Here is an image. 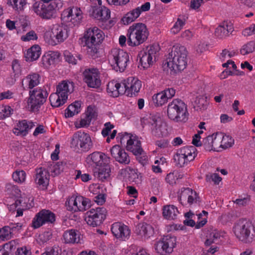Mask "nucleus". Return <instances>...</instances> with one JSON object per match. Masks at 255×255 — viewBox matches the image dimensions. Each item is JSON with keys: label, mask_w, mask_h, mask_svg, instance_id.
I'll list each match as a JSON object with an SVG mask.
<instances>
[{"label": "nucleus", "mask_w": 255, "mask_h": 255, "mask_svg": "<svg viewBox=\"0 0 255 255\" xmlns=\"http://www.w3.org/2000/svg\"><path fill=\"white\" fill-rule=\"evenodd\" d=\"M167 59L163 62L164 71L170 70V73L175 74L183 71L187 65V51L186 48L179 45H174L168 54Z\"/></svg>", "instance_id": "obj_1"}, {"label": "nucleus", "mask_w": 255, "mask_h": 255, "mask_svg": "<svg viewBox=\"0 0 255 255\" xmlns=\"http://www.w3.org/2000/svg\"><path fill=\"white\" fill-rule=\"evenodd\" d=\"M148 35L145 24L142 23H134L128 30V44L132 47L138 46L146 40Z\"/></svg>", "instance_id": "obj_2"}, {"label": "nucleus", "mask_w": 255, "mask_h": 255, "mask_svg": "<svg viewBox=\"0 0 255 255\" xmlns=\"http://www.w3.org/2000/svg\"><path fill=\"white\" fill-rule=\"evenodd\" d=\"M167 113L168 117L175 122L185 123L188 119L187 106L178 99H174L168 104Z\"/></svg>", "instance_id": "obj_3"}, {"label": "nucleus", "mask_w": 255, "mask_h": 255, "mask_svg": "<svg viewBox=\"0 0 255 255\" xmlns=\"http://www.w3.org/2000/svg\"><path fill=\"white\" fill-rule=\"evenodd\" d=\"M234 229L237 238L245 243L252 242L255 237V230L253 224L245 219H240L235 224Z\"/></svg>", "instance_id": "obj_4"}, {"label": "nucleus", "mask_w": 255, "mask_h": 255, "mask_svg": "<svg viewBox=\"0 0 255 255\" xmlns=\"http://www.w3.org/2000/svg\"><path fill=\"white\" fill-rule=\"evenodd\" d=\"M63 1L61 0H54L50 3H35L33 8L34 12L39 16L44 19H50L63 6Z\"/></svg>", "instance_id": "obj_5"}, {"label": "nucleus", "mask_w": 255, "mask_h": 255, "mask_svg": "<svg viewBox=\"0 0 255 255\" xmlns=\"http://www.w3.org/2000/svg\"><path fill=\"white\" fill-rule=\"evenodd\" d=\"M68 36V27L64 24H56L51 31H47L44 34L45 41L51 45L63 42Z\"/></svg>", "instance_id": "obj_6"}, {"label": "nucleus", "mask_w": 255, "mask_h": 255, "mask_svg": "<svg viewBox=\"0 0 255 255\" xmlns=\"http://www.w3.org/2000/svg\"><path fill=\"white\" fill-rule=\"evenodd\" d=\"M29 97L27 103L30 111H37L40 107L46 102L48 95L45 89L37 88L32 91H29Z\"/></svg>", "instance_id": "obj_7"}, {"label": "nucleus", "mask_w": 255, "mask_h": 255, "mask_svg": "<svg viewBox=\"0 0 255 255\" xmlns=\"http://www.w3.org/2000/svg\"><path fill=\"white\" fill-rule=\"evenodd\" d=\"M71 144L72 147L84 152L88 151L93 146L89 134L81 131H78L74 134Z\"/></svg>", "instance_id": "obj_8"}, {"label": "nucleus", "mask_w": 255, "mask_h": 255, "mask_svg": "<svg viewBox=\"0 0 255 255\" xmlns=\"http://www.w3.org/2000/svg\"><path fill=\"white\" fill-rule=\"evenodd\" d=\"M110 57L114 64V69L117 71H124L129 62L128 53L123 50L116 48L112 49Z\"/></svg>", "instance_id": "obj_9"}, {"label": "nucleus", "mask_w": 255, "mask_h": 255, "mask_svg": "<svg viewBox=\"0 0 255 255\" xmlns=\"http://www.w3.org/2000/svg\"><path fill=\"white\" fill-rule=\"evenodd\" d=\"M107 210L104 207L91 209L85 214V220L87 223L93 227L102 224L106 217Z\"/></svg>", "instance_id": "obj_10"}, {"label": "nucleus", "mask_w": 255, "mask_h": 255, "mask_svg": "<svg viewBox=\"0 0 255 255\" xmlns=\"http://www.w3.org/2000/svg\"><path fill=\"white\" fill-rule=\"evenodd\" d=\"M66 206L68 211L82 212L88 210L91 206V200L83 196H72L66 202Z\"/></svg>", "instance_id": "obj_11"}, {"label": "nucleus", "mask_w": 255, "mask_h": 255, "mask_svg": "<svg viewBox=\"0 0 255 255\" xmlns=\"http://www.w3.org/2000/svg\"><path fill=\"white\" fill-rule=\"evenodd\" d=\"M176 237L170 235L164 236L154 245V248L157 253L161 255H167L173 252L176 245Z\"/></svg>", "instance_id": "obj_12"}, {"label": "nucleus", "mask_w": 255, "mask_h": 255, "mask_svg": "<svg viewBox=\"0 0 255 255\" xmlns=\"http://www.w3.org/2000/svg\"><path fill=\"white\" fill-rule=\"evenodd\" d=\"M158 50V46L151 45L139 53L138 57L139 58V62L144 69L148 68L152 64L153 58H155V54Z\"/></svg>", "instance_id": "obj_13"}, {"label": "nucleus", "mask_w": 255, "mask_h": 255, "mask_svg": "<svg viewBox=\"0 0 255 255\" xmlns=\"http://www.w3.org/2000/svg\"><path fill=\"white\" fill-rule=\"evenodd\" d=\"M84 80L89 87L98 88L101 85L100 73L97 68H87L83 73Z\"/></svg>", "instance_id": "obj_14"}, {"label": "nucleus", "mask_w": 255, "mask_h": 255, "mask_svg": "<svg viewBox=\"0 0 255 255\" xmlns=\"http://www.w3.org/2000/svg\"><path fill=\"white\" fill-rule=\"evenodd\" d=\"M94 31L92 30V29H88L85 32L83 41L85 42V45L87 47V51L88 54L93 59H95L98 57V46L100 44L94 38Z\"/></svg>", "instance_id": "obj_15"}, {"label": "nucleus", "mask_w": 255, "mask_h": 255, "mask_svg": "<svg viewBox=\"0 0 255 255\" xmlns=\"http://www.w3.org/2000/svg\"><path fill=\"white\" fill-rule=\"evenodd\" d=\"M141 123L142 125H151V132L154 136L160 137L165 135L162 130L161 118L159 116L150 114L148 117L142 119Z\"/></svg>", "instance_id": "obj_16"}, {"label": "nucleus", "mask_w": 255, "mask_h": 255, "mask_svg": "<svg viewBox=\"0 0 255 255\" xmlns=\"http://www.w3.org/2000/svg\"><path fill=\"white\" fill-rule=\"evenodd\" d=\"M82 14L83 13L80 8L73 6L65 9L61 14V17L63 20L70 21L74 26H77L82 21Z\"/></svg>", "instance_id": "obj_17"}, {"label": "nucleus", "mask_w": 255, "mask_h": 255, "mask_svg": "<svg viewBox=\"0 0 255 255\" xmlns=\"http://www.w3.org/2000/svg\"><path fill=\"white\" fill-rule=\"evenodd\" d=\"M55 221V215L48 210L43 209L38 213L33 219L32 227L37 229L45 223H53Z\"/></svg>", "instance_id": "obj_18"}, {"label": "nucleus", "mask_w": 255, "mask_h": 255, "mask_svg": "<svg viewBox=\"0 0 255 255\" xmlns=\"http://www.w3.org/2000/svg\"><path fill=\"white\" fill-rule=\"evenodd\" d=\"M110 158L101 152H94L87 157V162L92 167L100 168L104 164L110 162Z\"/></svg>", "instance_id": "obj_19"}, {"label": "nucleus", "mask_w": 255, "mask_h": 255, "mask_svg": "<svg viewBox=\"0 0 255 255\" xmlns=\"http://www.w3.org/2000/svg\"><path fill=\"white\" fill-rule=\"evenodd\" d=\"M186 199L189 205L200 202V197L196 191L189 188L183 187L181 189L179 200L181 204L183 205L184 201Z\"/></svg>", "instance_id": "obj_20"}, {"label": "nucleus", "mask_w": 255, "mask_h": 255, "mask_svg": "<svg viewBox=\"0 0 255 255\" xmlns=\"http://www.w3.org/2000/svg\"><path fill=\"white\" fill-rule=\"evenodd\" d=\"M111 155L117 161L120 163L128 164L130 162L129 157L119 145H115L110 150Z\"/></svg>", "instance_id": "obj_21"}, {"label": "nucleus", "mask_w": 255, "mask_h": 255, "mask_svg": "<svg viewBox=\"0 0 255 255\" xmlns=\"http://www.w3.org/2000/svg\"><path fill=\"white\" fill-rule=\"evenodd\" d=\"M111 230L114 236L117 238L125 240L128 239L130 236V231L128 227L120 222L114 223Z\"/></svg>", "instance_id": "obj_22"}, {"label": "nucleus", "mask_w": 255, "mask_h": 255, "mask_svg": "<svg viewBox=\"0 0 255 255\" xmlns=\"http://www.w3.org/2000/svg\"><path fill=\"white\" fill-rule=\"evenodd\" d=\"M135 233L140 236L144 239H148L154 235V229L148 224L144 222L140 223L135 227Z\"/></svg>", "instance_id": "obj_23"}, {"label": "nucleus", "mask_w": 255, "mask_h": 255, "mask_svg": "<svg viewBox=\"0 0 255 255\" xmlns=\"http://www.w3.org/2000/svg\"><path fill=\"white\" fill-rule=\"evenodd\" d=\"M127 82V88H128L127 96L129 97L135 96L141 87V82L133 77L128 78Z\"/></svg>", "instance_id": "obj_24"}, {"label": "nucleus", "mask_w": 255, "mask_h": 255, "mask_svg": "<svg viewBox=\"0 0 255 255\" xmlns=\"http://www.w3.org/2000/svg\"><path fill=\"white\" fill-rule=\"evenodd\" d=\"M60 53L58 51H48L42 56L41 63L45 68H48L52 65L59 61Z\"/></svg>", "instance_id": "obj_25"}, {"label": "nucleus", "mask_w": 255, "mask_h": 255, "mask_svg": "<svg viewBox=\"0 0 255 255\" xmlns=\"http://www.w3.org/2000/svg\"><path fill=\"white\" fill-rule=\"evenodd\" d=\"M49 176L48 171L42 167L39 168L36 170L35 182L42 189H45L49 184Z\"/></svg>", "instance_id": "obj_26"}, {"label": "nucleus", "mask_w": 255, "mask_h": 255, "mask_svg": "<svg viewBox=\"0 0 255 255\" xmlns=\"http://www.w3.org/2000/svg\"><path fill=\"white\" fill-rule=\"evenodd\" d=\"M56 92L61 98L68 99V95L73 91L74 86L73 83L63 81L59 83L56 88Z\"/></svg>", "instance_id": "obj_27"}, {"label": "nucleus", "mask_w": 255, "mask_h": 255, "mask_svg": "<svg viewBox=\"0 0 255 255\" xmlns=\"http://www.w3.org/2000/svg\"><path fill=\"white\" fill-rule=\"evenodd\" d=\"M40 76L36 73L28 75L22 81V86L25 89L24 85H28L27 89H32L40 83Z\"/></svg>", "instance_id": "obj_28"}, {"label": "nucleus", "mask_w": 255, "mask_h": 255, "mask_svg": "<svg viewBox=\"0 0 255 255\" xmlns=\"http://www.w3.org/2000/svg\"><path fill=\"white\" fill-rule=\"evenodd\" d=\"M99 167L94 169V176L99 180L104 181L109 177L111 168L109 163L104 164Z\"/></svg>", "instance_id": "obj_29"}, {"label": "nucleus", "mask_w": 255, "mask_h": 255, "mask_svg": "<svg viewBox=\"0 0 255 255\" xmlns=\"http://www.w3.org/2000/svg\"><path fill=\"white\" fill-rule=\"evenodd\" d=\"M233 31V27L231 24H223L219 25L215 30V35L219 38H223Z\"/></svg>", "instance_id": "obj_30"}, {"label": "nucleus", "mask_w": 255, "mask_h": 255, "mask_svg": "<svg viewBox=\"0 0 255 255\" xmlns=\"http://www.w3.org/2000/svg\"><path fill=\"white\" fill-rule=\"evenodd\" d=\"M65 244H78L80 242L79 235L78 234L75 230L66 231L63 235Z\"/></svg>", "instance_id": "obj_31"}, {"label": "nucleus", "mask_w": 255, "mask_h": 255, "mask_svg": "<svg viewBox=\"0 0 255 255\" xmlns=\"http://www.w3.org/2000/svg\"><path fill=\"white\" fill-rule=\"evenodd\" d=\"M40 54V47L37 45H33L25 54V60L27 62L35 61L39 57Z\"/></svg>", "instance_id": "obj_32"}, {"label": "nucleus", "mask_w": 255, "mask_h": 255, "mask_svg": "<svg viewBox=\"0 0 255 255\" xmlns=\"http://www.w3.org/2000/svg\"><path fill=\"white\" fill-rule=\"evenodd\" d=\"M127 149L130 150L135 155H140L144 152L141 146V142L138 140H129L128 141Z\"/></svg>", "instance_id": "obj_33"}, {"label": "nucleus", "mask_w": 255, "mask_h": 255, "mask_svg": "<svg viewBox=\"0 0 255 255\" xmlns=\"http://www.w3.org/2000/svg\"><path fill=\"white\" fill-rule=\"evenodd\" d=\"M65 163L63 162L55 163L53 161H50L48 163V166L46 169L48 173H51L52 176L59 174L64 169Z\"/></svg>", "instance_id": "obj_34"}, {"label": "nucleus", "mask_w": 255, "mask_h": 255, "mask_svg": "<svg viewBox=\"0 0 255 255\" xmlns=\"http://www.w3.org/2000/svg\"><path fill=\"white\" fill-rule=\"evenodd\" d=\"M178 213L177 208L174 205H166L163 208V216L166 219L174 220Z\"/></svg>", "instance_id": "obj_35"}, {"label": "nucleus", "mask_w": 255, "mask_h": 255, "mask_svg": "<svg viewBox=\"0 0 255 255\" xmlns=\"http://www.w3.org/2000/svg\"><path fill=\"white\" fill-rule=\"evenodd\" d=\"M181 155H183L187 161H193L197 155V149L194 146H185L178 150Z\"/></svg>", "instance_id": "obj_36"}, {"label": "nucleus", "mask_w": 255, "mask_h": 255, "mask_svg": "<svg viewBox=\"0 0 255 255\" xmlns=\"http://www.w3.org/2000/svg\"><path fill=\"white\" fill-rule=\"evenodd\" d=\"M81 105V102L78 101L70 105L65 110V117L70 118L78 114L80 111Z\"/></svg>", "instance_id": "obj_37"}, {"label": "nucleus", "mask_w": 255, "mask_h": 255, "mask_svg": "<svg viewBox=\"0 0 255 255\" xmlns=\"http://www.w3.org/2000/svg\"><path fill=\"white\" fill-rule=\"evenodd\" d=\"M51 105L53 107L57 108L64 104L67 100L65 98H61L57 93H53L49 97Z\"/></svg>", "instance_id": "obj_38"}, {"label": "nucleus", "mask_w": 255, "mask_h": 255, "mask_svg": "<svg viewBox=\"0 0 255 255\" xmlns=\"http://www.w3.org/2000/svg\"><path fill=\"white\" fill-rule=\"evenodd\" d=\"M27 122L26 120L19 122L17 127L13 129V133L17 135L25 136L27 134Z\"/></svg>", "instance_id": "obj_39"}, {"label": "nucleus", "mask_w": 255, "mask_h": 255, "mask_svg": "<svg viewBox=\"0 0 255 255\" xmlns=\"http://www.w3.org/2000/svg\"><path fill=\"white\" fill-rule=\"evenodd\" d=\"M150 3L149 2H146L141 6H138L128 12L131 13L134 19L138 18L142 12L147 11L150 9Z\"/></svg>", "instance_id": "obj_40"}, {"label": "nucleus", "mask_w": 255, "mask_h": 255, "mask_svg": "<svg viewBox=\"0 0 255 255\" xmlns=\"http://www.w3.org/2000/svg\"><path fill=\"white\" fill-rule=\"evenodd\" d=\"M152 101L155 106H162L166 103L168 100L165 95L162 92L154 94L152 97Z\"/></svg>", "instance_id": "obj_41"}, {"label": "nucleus", "mask_w": 255, "mask_h": 255, "mask_svg": "<svg viewBox=\"0 0 255 255\" xmlns=\"http://www.w3.org/2000/svg\"><path fill=\"white\" fill-rule=\"evenodd\" d=\"M64 56L66 61L73 65L77 64L78 60L81 61L82 60V57L80 55H76V56H74L71 53L67 50L64 52Z\"/></svg>", "instance_id": "obj_42"}, {"label": "nucleus", "mask_w": 255, "mask_h": 255, "mask_svg": "<svg viewBox=\"0 0 255 255\" xmlns=\"http://www.w3.org/2000/svg\"><path fill=\"white\" fill-rule=\"evenodd\" d=\"M193 105L195 110L202 111L207 109L208 103L204 98L196 97Z\"/></svg>", "instance_id": "obj_43"}, {"label": "nucleus", "mask_w": 255, "mask_h": 255, "mask_svg": "<svg viewBox=\"0 0 255 255\" xmlns=\"http://www.w3.org/2000/svg\"><path fill=\"white\" fill-rule=\"evenodd\" d=\"M183 223L185 225L192 227L195 226L196 229H200L206 224L207 223V219L206 218H203L202 220L198 221L196 224L192 219H186L184 221Z\"/></svg>", "instance_id": "obj_44"}, {"label": "nucleus", "mask_w": 255, "mask_h": 255, "mask_svg": "<svg viewBox=\"0 0 255 255\" xmlns=\"http://www.w3.org/2000/svg\"><path fill=\"white\" fill-rule=\"evenodd\" d=\"M255 50V42L251 41L248 42L246 44L243 46L241 49V53L245 55L251 53H253Z\"/></svg>", "instance_id": "obj_45"}, {"label": "nucleus", "mask_w": 255, "mask_h": 255, "mask_svg": "<svg viewBox=\"0 0 255 255\" xmlns=\"http://www.w3.org/2000/svg\"><path fill=\"white\" fill-rule=\"evenodd\" d=\"M52 236V234L50 231H46L40 234L37 239V243L40 245H43L49 241Z\"/></svg>", "instance_id": "obj_46"}, {"label": "nucleus", "mask_w": 255, "mask_h": 255, "mask_svg": "<svg viewBox=\"0 0 255 255\" xmlns=\"http://www.w3.org/2000/svg\"><path fill=\"white\" fill-rule=\"evenodd\" d=\"M221 237L220 233L217 231L212 232L208 238L205 242V245L206 246H210L212 244L215 243Z\"/></svg>", "instance_id": "obj_47"}, {"label": "nucleus", "mask_w": 255, "mask_h": 255, "mask_svg": "<svg viewBox=\"0 0 255 255\" xmlns=\"http://www.w3.org/2000/svg\"><path fill=\"white\" fill-rule=\"evenodd\" d=\"M174 160L175 162V164L179 167H182L186 164L190 162V161H187V160H186V158H185L183 154L181 155V153H179L178 150L174 156Z\"/></svg>", "instance_id": "obj_48"}, {"label": "nucleus", "mask_w": 255, "mask_h": 255, "mask_svg": "<svg viewBox=\"0 0 255 255\" xmlns=\"http://www.w3.org/2000/svg\"><path fill=\"white\" fill-rule=\"evenodd\" d=\"M118 83L115 81H111L107 85V90L111 96L114 97H118V91H117Z\"/></svg>", "instance_id": "obj_49"}, {"label": "nucleus", "mask_w": 255, "mask_h": 255, "mask_svg": "<svg viewBox=\"0 0 255 255\" xmlns=\"http://www.w3.org/2000/svg\"><path fill=\"white\" fill-rule=\"evenodd\" d=\"M90 29H92V30L94 31L93 36L95 40H96L99 44H101L105 37L104 33L102 30L97 27L90 28Z\"/></svg>", "instance_id": "obj_50"}, {"label": "nucleus", "mask_w": 255, "mask_h": 255, "mask_svg": "<svg viewBox=\"0 0 255 255\" xmlns=\"http://www.w3.org/2000/svg\"><path fill=\"white\" fill-rule=\"evenodd\" d=\"M26 173L23 170L15 171L12 174V178L14 181L18 183H21L25 181Z\"/></svg>", "instance_id": "obj_51"}, {"label": "nucleus", "mask_w": 255, "mask_h": 255, "mask_svg": "<svg viewBox=\"0 0 255 255\" xmlns=\"http://www.w3.org/2000/svg\"><path fill=\"white\" fill-rule=\"evenodd\" d=\"M61 253V249L58 246L52 247H48L45 249V252L41 255H59Z\"/></svg>", "instance_id": "obj_52"}, {"label": "nucleus", "mask_w": 255, "mask_h": 255, "mask_svg": "<svg viewBox=\"0 0 255 255\" xmlns=\"http://www.w3.org/2000/svg\"><path fill=\"white\" fill-rule=\"evenodd\" d=\"M7 3L10 4L16 10H21L26 4L25 0H8Z\"/></svg>", "instance_id": "obj_53"}, {"label": "nucleus", "mask_w": 255, "mask_h": 255, "mask_svg": "<svg viewBox=\"0 0 255 255\" xmlns=\"http://www.w3.org/2000/svg\"><path fill=\"white\" fill-rule=\"evenodd\" d=\"M11 232L9 231L7 226L0 229V240H7L12 238Z\"/></svg>", "instance_id": "obj_54"}, {"label": "nucleus", "mask_w": 255, "mask_h": 255, "mask_svg": "<svg viewBox=\"0 0 255 255\" xmlns=\"http://www.w3.org/2000/svg\"><path fill=\"white\" fill-rule=\"evenodd\" d=\"M11 108L8 106H0V118L4 119L9 117L11 114Z\"/></svg>", "instance_id": "obj_55"}, {"label": "nucleus", "mask_w": 255, "mask_h": 255, "mask_svg": "<svg viewBox=\"0 0 255 255\" xmlns=\"http://www.w3.org/2000/svg\"><path fill=\"white\" fill-rule=\"evenodd\" d=\"M100 16H97V19L102 21H106L110 18V10L105 6H103V10Z\"/></svg>", "instance_id": "obj_56"}, {"label": "nucleus", "mask_w": 255, "mask_h": 255, "mask_svg": "<svg viewBox=\"0 0 255 255\" xmlns=\"http://www.w3.org/2000/svg\"><path fill=\"white\" fill-rule=\"evenodd\" d=\"M213 137L212 135H209L203 140V145L207 151L213 150Z\"/></svg>", "instance_id": "obj_57"}, {"label": "nucleus", "mask_w": 255, "mask_h": 255, "mask_svg": "<svg viewBox=\"0 0 255 255\" xmlns=\"http://www.w3.org/2000/svg\"><path fill=\"white\" fill-rule=\"evenodd\" d=\"M11 235L12 236L14 234L17 233L22 227V224L19 223H10L7 226Z\"/></svg>", "instance_id": "obj_58"}, {"label": "nucleus", "mask_w": 255, "mask_h": 255, "mask_svg": "<svg viewBox=\"0 0 255 255\" xmlns=\"http://www.w3.org/2000/svg\"><path fill=\"white\" fill-rule=\"evenodd\" d=\"M184 24L185 21L178 18L173 27L171 28V32L174 34L177 33L181 29Z\"/></svg>", "instance_id": "obj_59"}, {"label": "nucleus", "mask_w": 255, "mask_h": 255, "mask_svg": "<svg viewBox=\"0 0 255 255\" xmlns=\"http://www.w3.org/2000/svg\"><path fill=\"white\" fill-rule=\"evenodd\" d=\"M128 179L129 181L132 182H136L138 178V175L136 170L129 168L128 171Z\"/></svg>", "instance_id": "obj_60"}, {"label": "nucleus", "mask_w": 255, "mask_h": 255, "mask_svg": "<svg viewBox=\"0 0 255 255\" xmlns=\"http://www.w3.org/2000/svg\"><path fill=\"white\" fill-rule=\"evenodd\" d=\"M86 116L87 119H89L91 121H92L93 120H96L97 117V114L94 108L91 106H89L87 108Z\"/></svg>", "instance_id": "obj_61"}, {"label": "nucleus", "mask_w": 255, "mask_h": 255, "mask_svg": "<svg viewBox=\"0 0 255 255\" xmlns=\"http://www.w3.org/2000/svg\"><path fill=\"white\" fill-rule=\"evenodd\" d=\"M127 80L124 81V82L122 83H119L117 84L118 91V96L120 95L126 94L127 95V92L128 88H127Z\"/></svg>", "instance_id": "obj_62"}, {"label": "nucleus", "mask_w": 255, "mask_h": 255, "mask_svg": "<svg viewBox=\"0 0 255 255\" xmlns=\"http://www.w3.org/2000/svg\"><path fill=\"white\" fill-rule=\"evenodd\" d=\"M37 39V37L35 32L31 30L27 32L25 35L21 37V39L24 41H27L31 40H36Z\"/></svg>", "instance_id": "obj_63"}, {"label": "nucleus", "mask_w": 255, "mask_h": 255, "mask_svg": "<svg viewBox=\"0 0 255 255\" xmlns=\"http://www.w3.org/2000/svg\"><path fill=\"white\" fill-rule=\"evenodd\" d=\"M206 180L207 181L212 180L215 184H218L221 181L222 178L220 177L219 175L217 173H213L210 175L206 176Z\"/></svg>", "instance_id": "obj_64"}]
</instances>
